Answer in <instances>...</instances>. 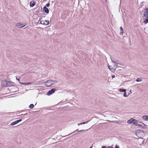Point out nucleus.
I'll list each match as a JSON object with an SVG mask.
<instances>
[{"label":"nucleus","instance_id":"nucleus-16","mask_svg":"<svg viewBox=\"0 0 148 148\" xmlns=\"http://www.w3.org/2000/svg\"><path fill=\"white\" fill-rule=\"evenodd\" d=\"M26 25L25 23L22 24L21 23H19V28H22L25 26Z\"/></svg>","mask_w":148,"mask_h":148},{"label":"nucleus","instance_id":"nucleus-13","mask_svg":"<svg viewBox=\"0 0 148 148\" xmlns=\"http://www.w3.org/2000/svg\"><path fill=\"white\" fill-rule=\"evenodd\" d=\"M134 121L133 123V124L134 125H138V120L134 119Z\"/></svg>","mask_w":148,"mask_h":148},{"label":"nucleus","instance_id":"nucleus-20","mask_svg":"<svg viewBox=\"0 0 148 148\" xmlns=\"http://www.w3.org/2000/svg\"><path fill=\"white\" fill-rule=\"evenodd\" d=\"M21 112H19V114H20L19 115V116H21V117L22 118V117H23V118H24V117H23V116L27 115V113H26L25 114H21Z\"/></svg>","mask_w":148,"mask_h":148},{"label":"nucleus","instance_id":"nucleus-15","mask_svg":"<svg viewBox=\"0 0 148 148\" xmlns=\"http://www.w3.org/2000/svg\"><path fill=\"white\" fill-rule=\"evenodd\" d=\"M18 123V120H17L14 122L12 123L10 125L11 126L14 125Z\"/></svg>","mask_w":148,"mask_h":148},{"label":"nucleus","instance_id":"nucleus-37","mask_svg":"<svg viewBox=\"0 0 148 148\" xmlns=\"http://www.w3.org/2000/svg\"><path fill=\"white\" fill-rule=\"evenodd\" d=\"M22 120L21 119H19V122L21 121Z\"/></svg>","mask_w":148,"mask_h":148},{"label":"nucleus","instance_id":"nucleus-3","mask_svg":"<svg viewBox=\"0 0 148 148\" xmlns=\"http://www.w3.org/2000/svg\"><path fill=\"white\" fill-rule=\"evenodd\" d=\"M53 81L51 79L48 80L45 82V84L48 87H50L52 86L51 84H52Z\"/></svg>","mask_w":148,"mask_h":148},{"label":"nucleus","instance_id":"nucleus-8","mask_svg":"<svg viewBox=\"0 0 148 148\" xmlns=\"http://www.w3.org/2000/svg\"><path fill=\"white\" fill-rule=\"evenodd\" d=\"M43 10L47 14H48L49 12V9L47 8L46 6H44L43 7Z\"/></svg>","mask_w":148,"mask_h":148},{"label":"nucleus","instance_id":"nucleus-1","mask_svg":"<svg viewBox=\"0 0 148 148\" xmlns=\"http://www.w3.org/2000/svg\"><path fill=\"white\" fill-rule=\"evenodd\" d=\"M13 85V82L6 80H3L1 82V86L2 87L11 86Z\"/></svg>","mask_w":148,"mask_h":148},{"label":"nucleus","instance_id":"nucleus-42","mask_svg":"<svg viewBox=\"0 0 148 148\" xmlns=\"http://www.w3.org/2000/svg\"><path fill=\"white\" fill-rule=\"evenodd\" d=\"M52 3H53V1H52Z\"/></svg>","mask_w":148,"mask_h":148},{"label":"nucleus","instance_id":"nucleus-43","mask_svg":"<svg viewBox=\"0 0 148 148\" xmlns=\"http://www.w3.org/2000/svg\"><path fill=\"white\" fill-rule=\"evenodd\" d=\"M17 24H18V23H17V24L16 25V26H17Z\"/></svg>","mask_w":148,"mask_h":148},{"label":"nucleus","instance_id":"nucleus-32","mask_svg":"<svg viewBox=\"0 0 148 148\" xmlns=\"http://www.w3.org/2000/svg\"><path fill=\"white\" fill-rule=\"evenodd\" d=\"M101 148H106V146H102Z\"/></svg>","mask_w":148,"mask_h":148},{"label":"nucleus","instance_id":"nucleus-31","mask_svg":"<svg viewBox=\"0 0 148 148\" xmlns=\"http://www.w3.org/2000/svg\"><path fill=\"white\" fill-rule=\"evenodd\" d=\"M108 121V122H116V121Z\"/></svg>","mask_w":148,"mask_h":148},{"label":"nucleus","instance_id":"nucleus-21","mask_svg":"<svg viewBox=\"0 0 148 148\" xmlns=\"http://www.w3.org/2000/svg\"><path fill=\"white\" fill-rule=\"evenodd\" d=\"M119 91L120 92H126V90L125 89H119Z\"/></svg>","mask_w":148,"mask_h":148},{"label":"nucleus","instance_id":"nucleus-35","mask_svg":"<svg viewBox=\"0 0 148 148\" xmlns=\"http://www.w3.org/2000/svg\"><path fill=\"white\" fill-rule=\"evenodd\" d=\"M82 125V124L81 123H80L78 124V125Z\"/></svg>","mask_w":148,"mask_h":148},{"label":"nucleus","instance_id":"nucleus-27","mask_svg":"<svg viewBox=\"0 0 148 148\" xmlns=\"http://www.w3.org/2000/svg\"><path fill=\"white\" fill-rule=\"evenodd\" d=\"M49 5H50V3H47L46 5V6L47 7H49Z\"/></svg>","mask_w":148,"mask_h":148},{"label":"nucleus","instance_id":"nucleus-11","mask_svg":"<svg viewBox=\"0 0 148 148\" xmlns=\"http://www.w3.org/2000/svg\"><path fill=\"white\" fill-rule=\"evenodd\" d=\"M134 121V118H132L127 121V123L128 124H131L133 123Z\"/></svg>","mask_w":148,"mask_h":148},{"label":"nucleus","instance_id":"nucleus-14","mask_svg":"<svg viewBox=\"0 0 148 148\" xmlns=\"http://www.w3.org/2000/svg\"><path fill=\"white\" fill-rule=\"evenodd\" d=\"M142 118L145 121L148 120V116L147 115H144L142 116Z\"/></svg>","mask_w":148,"mask_h":148},{"label":"nucleus","instance_id":"nucleus-12","mask_svg":"<svg viewBox=\"0 0 148 148\" xmlns=\"http://www.w3.org/2000/svg\"><path fill=\"white\" fill-rule=\"evenodd\" d=\"M108 68L112 72H114L115 71L116 69L114 68H113V67L111 68L110 67V66H109V65H108Z\"/></svg>","mask_w":148,"mask_h":148},{"label":"nucleus","instance_id":"nucleus-22","mask_svg":"<svg viewBox=\"0 0 148 148\" xmlns=\"http://www.w3.org/2000/svg\"><path fill=\"white\" fill-rule=\"evenodd\" d=\"M144 23L145 24H146L148 23V18L145 19V20L144 21Z\"/></svg>","mask_w":148,"mask_h":148},{"label":"nucleus","instance_id":"nucleus-18","mask_svg":"<svg viewBox=\"0 0 148 148\" xmlns=\"http://www.w3.org/2000/svg\"><path fill=\"white\" fill-rule=\"evenodd\" d=\"M136 81L137 82H141V81H143V79L142 78H137L136 80Z\"/></svg>","mask_w":148,"mask_h":148},{"label":"nucleus","instance_id":"nucleus-5","mask_svg":"<svg viewBox=\"0 0 148 148\" xmlns=\"http://www.w3.org/2000/svg\"><path fill=\"white\" fill-rule=\"evenodd\" d=\"M143 14L144 16L145 17L148 18V7L145 9V11L144 12Z\"/></svg>","mask_w":148,"mask_h":148},{"label":"nucleus","instance_id":"nucleus-2","mask_svg":"<svg viewBox=\"0 0 148 148\" xmlns=\"http://www.w3.org/2000/svg\"><path fill=\"white\" fill-rule=\"evenodd\" d=\"M136 134L137 136L140 138H141L145 135L144 132L143 130L140 129H138L136 130Z\"/></svg>","mask_w":148,"mask_h":148},{"label":"nucleus","instance_id":"nucleus-41","mask_svg":"<svg viewBox=\"0 0 148 148\" xmlns=\"http://www.w3.org/2000/svg\"><path fill=\"white\" fill-rule=\"evenodd\" d=\"M92 146H91V147H90V148H92Z\"/></svg>","mask_w":148,"mask_h":148},{"label":"nucleus","instance_id":"nucleus-6","mask_svg":"<svg viewBox=\"0 0 148 148\" xmlns=\"http://www.w3.org/2000/svg\"><path fill=\"white\" fill-rule=\"evenodd\" d=\"M40 23L42 24H43L46 25H48L49 24V21L47 20L41 21Z\"/></svg>","mask_w":148,"mask_h":148},{"label":"nucleus","instance_id":"nucleus-17","mask_svg":"<svg viewBox=\"0 0 148 148\" xmlns=\"http://www.w3.org/2000/svg\"><path fill=\"white\" fill-rule=\"evenodd\" d=\"M120 34L121 35L122 34H123V28L121 27H120Z\"/></svg>","mask_w":148,"mask_h":148},{"label":"nucleus","instance_id":"nucleus-26","mask_svg":"<svg viewBox=\"0 0 148 148\" xmlns=\"http://www.w3.org/2000/svg\"><path fill=\"white\" fill-rule=\"evenodd\" d=\"M128 96V95H127L126 92H124V93L123 94V96L124 97H127Z\"/></svg>","mask_w":148,"mask_h":148},{"label":"nucleus","instance_id":"nucleus-39","mask_svg":"<svg viewBox=\"0 0 148 148\" xmlns=\"http://www.w3.org/2000/svg\"><path fill=\"white\" fill-rule=\"evenodd\" d=\"M82 123V124H85V122H82V123Z\"/></svg>","mask_w":148,"mask_h":148},{"label":"nucleus","instance_id":"nucleus-30","mask_svg":"<svg viewBox=\"0 0 148 148\" xmlns=\"http://www.w3.org/2000/svg\"><path fill=\"white\" fill-rule=\"evenodd\" d=\"M106 148H114L113 147H111V146H109L106 147Z\"/></svg>","mask_w":148,"mask_h":148},{"label":"nucleus","instance_id":"nucleus-38","mask_svg":"<svg viewBox=\"0 0 148 148\" xmlns=\"http://www.w3.org/2000/svg\"><path fill=\"white\" fill-rule=\"evenodd\" d=\"M16 79L18 81V78L17 77H16Z\"/></svg>","mask_w":148,"mask_h":148},{"label":"nucleus","instance_id":"nucleus-4","mask_svg":"<svg viewBox=\"0 0 148 148\" xmlns=\"http://www.w3.org/2000/svg\"><path fill=\"white\" fill-rule=\"evenodd\" d=\"M56 90L55 88H52L47 93V95L49 96L53 93Z\"/></svg>","mask_w":148,"mask_h":148},{"label":"nucleus","instance_id":"nucleus-10","mask_svg":"<svg viewBox=\"0 0 148 148\" xmlns=\"http://www.w3.org/2000/svg\"><path fill=\"white\" fill-rule=\"evenodd\" d=\"M19 82L21 84L24 85H29L30 84H32V82H28V83H22L21 82H20V79H19Z\"/></svg>","mask_w":148,"mask_h":148},{"label":"nucleus","instance_id":"nucleus-36","mask_svg":"<svg viewBox=\"0 0 148 148\" xmlns=\"http://www.w3.org/2000/svg\"><path fill=\"white\" fill-rule=\"evenodd\" d=\"M112 62H113V63H115H115H116V62H114V61H113V60H112Z\"/></svg>","mask_w":148,"mask_h":148},{"label":"nucleus","instance_id":"nucleus-24","mask_svg":"<svg viewBox=\"0 0 148 148\" xmlns=\"http://www.w3.org/2000/svg\"><path fill=\"white\" fill-rule=\"evenodd\" d=\"M29 107L30 108H32L34 107V105L33 104H31L29 105Z\"/></svg>","mask_w":148,"mask_h":148},{"label":"nucleus","instance_id":"nucleus-19","mask_svg":"<svg viewBox=\"0 0 148 148\" xmlns=\"http://www.w3.org/2000/svg\"><path fill=\"white\" fill-rule=\"evenodd\" d=\"M21 112H19V114H20L19 115V116H21V117L22 118V117H23V118H24V117H23V116L27 115V113H26L25 114H21Z\"/></svg>","mask_w":148,"mask_h":148},{"label":"nucleus","instance_id":"nucleus-34","mask_svg":"<svg viewBox=\"0 0 148 148\" xmlns=\"http://www.w3.org/2000/svg\"><path fill=\"white\" fill-rule=\"evenodd\" d=\"M84 131V130H79V132H82Z\"/></svg>","mask_w":148,"mask_h":148},{"label":"nucleus","instance_id":"nucleus-23","mask_svg":"<svg viewBox=\"0 0 148 148\" xmlns=\"http://www.w3.org/2000/svg\"><path fill=\"white\" fill-rule=\"evenodd\" d=\"M79 130L78 129H77V130L75 131H74V132H72V133H70V134H68V135H70L71 134H72V133H74V132H75L76 131L79 132ZM67 136V135H66V136H63L62 137H66V136Z\"/></svg>","mask_w":148,"mask_h":148},{"label":"nucleus","instance_id":"nucleus-7","mask_svg":"<svg viewBox=\"0 0 148 148\" xmlns=\"http://www.w3.org/2000/svg\"><path fill=\"white\" fill-rule=\"evenodd\" d=\"M36 4V2L34 1L33 0L31 1L29 3L30 6L32 7H34Z\"/></svg>","mask_w":148,"mask_h":148},{"label":"nucleus","instance_id":"nucleus-29","mask_svg":"<svg viewBox=\"0 0 148 148\" xmlns=\"http://www.w3.org/2000/svg\"><path fill=\"white\" fill-rule=\"evenodd\" d=\"M90 121V120L89 121H86L85 122H85V124H86V123H88L89 121Z\"/></svg>","mask_w":148,"mask_h":148},{"label":"nucleus","instance_id":"nucleus-33","mask_svg":"<svg viewBox=\"0 0 148 148\" xmlns=\"http://www.w3.org/2000/svg\"><path fill=\"white\" fill-rule=\"evenodd\" d=\"M115 77V75H112V77L113 78Z\"/></svg>","mask_w":148,"mask_h":148},{"label":"nucleus","instance_id":"nucleus-40","mask_svg":"<svg viewBox=\"0 0 148 148\" xmlns=\"http://www.w3.org/2000/svg\"><path fill=\"white\" fill-rule=\"evenodd\" d=\"M36 12L38 13V10H37L36 11Z\"/></svg>","mask_w":148,"mask_h":148},{"label":"nucleus","instance_id":"nucleus-28","mask_svg":"<svg viewBox=\"0 0 148 148\" xmlns=\"http://www.w3.org/2000/svg\"><path fill=\"white\" fill-rule=\"evenodd\" d=\"M115 148H119V147L117 145H116L115 146Z\"/></svg>","mask_w":148,"mask_h":148},{"label":"nucleus","instance_id":"nucleus-25","mask_svg":"<svg viewBox=\"0 0 148 148\" xmlns=\"http://www.w3.org/2000/svg\"><path fill=\"white\" fill-rule=\"evenodd\" d=\"M53 82H52V84H51L52 85H54L56 83V81L52 80Z\"/></svg>","mask_w":148,"mask_h":148},{"label":"nucleus","instance_id":"nucleus-9","mask_svg":"<svg viewBox=\"0 0 148 148\" xmlns=\"http://www.w3.org/2000/svg\"><path fill=\"white\" fill-rule=\"evenodd\" d=\"M143 124H138L137 125L139 126V127H141L142 128H145L147 127V125L145 124L142 123Z\"/></svg>","mask_w":148,"mask_h":148}]
</instances>
